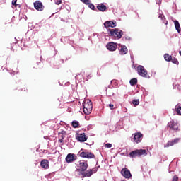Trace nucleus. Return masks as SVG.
Wrapping results in <instances>:
<instances>
[{"instance_id": "obj_14", "label": "nucleus", "mask_w": 181, "mask_h": 181, "mask_svg": "<svg viewBox=\"0 0 181 181\" xmlns=\"http://www.w3.org/2000/svg\"><path fill=\"white\" fill-rule=\"evenodd\" d=\"M106 47L107 50H110V52H115L117 50V43L115 42H109L107 44Z\"/></svg>"}, {"instance_id": "obj_35", "label": "nucleus", "mask_w": 181, "mask_h": 181, "mask_svg": "<svg viewBox=\"0 0 181 181\" xmlns=\"http://www.w3.org/2000/svg\"><path fill=\"white\" fill-rule=\"evenodd\" d=\"M55 4H56V5H60V4H62V0H57L55 1Z\"/></svg>"}, {"instance_id": "obj_29", "label": "nucleus", "mask_w": 181, "mask_h": 181, "mask_svg": "<svg viewBox=\"0 0 181 181\" xmlns=\"http://www.w3.org/2000/svg\"><path fill=\"white\" fill-rule=\"evenodd\" d=\"M172 63H173L174 64H177V63H179V61H177V59L176 58H173L171 59Z\"/></svg>"}, {"instance_id": "obj_4", "label": "nucleus", "mask_w": 181, "mask_h": 181, "mask_svg": "<svg viewBox=\"0 0 181 181\" xmlns=\"http://www.w3.org/2000/svg\"><path fill=\"white\" fill-rule=\"evenodd\" d=\"M137 73L139 76H141V77H144V78L148 77V71L145 69V67H144V66L139 65L137 67Z\"/></svg>"}, {"instance_id": "obj_5", "label": "nucleus", "mask_w": 181, "mask_h": 181, "mask_svg": "<svg viewBox=\"0 0 181 181\" xmlns=\"http://www.w3.org/2000/svg\"><path fill=\"white\" fill-rule=\"evenodd\" d=\"M167 128H168L170 131H179V124L175 121H170L168 123Z\"/></svg>"}, {"instance_id": "obj_26", "label": "nucleus", "mask_w": 181, "mask_h": 181, "mask_svg": "<svg viewBox=\"0 0 181 181\" xmlns=\"http://www.w3.org/2000/svg\"><path fill=\"white\" fill-rule=\"evenodd\" d=\"M107 94L109 97H112V95H114V92L112 90H109L107 91Z\"/></svg>"}, {"instance_id": "obj_15", "label": "nucleus", "mask_w": 181, "mask_h": 181, "mask_svg": "<svg viewBox=\"0 0 181 181\" xmlns=\"http://www.w3.org/2000/svg\"><path fill=\"white\" fill-rule=\"evenodd\" d=\"M105 28H115L117 26L116 21H106L104 23Z\"/></svg>"}, {"instance_id": "obj_13", "label": "nucleus", "mask_w": 181, "mask_h": 181, "mask_svg": "<svg viewBox=\"0 0 181 181\" xmlns=\"http://www.w3.org/2000/svg\"><path fill=\"white\" fill-rule=\"evenodd\" d=\"M34 7L37 11H39L40 12H42L45 8V6H43V4H42L40 1H36L34 3Z\"/></svg>"}, {"instance_id": "obj_11", "label": "nucleus", "mask_w": 181, "mask_h": 181, "mask_svg": "<svg viewBox=\"0 0 181 181\" xmlns=\"http://www.w3.org/2000/svg\"><path fill=\"white\" fill-rule=\"evenodd\" d=\"M59 135V142L60 144H63L64 142V139L66 138V135H67V132L62 130L58 133Z\"/></svg>"}, {"instance_id": "obj_19", "label": "nucleus", "mask_w": 181, "mask_h": 181, "mask_svg": "<svg viewBox=\"0 0 181 181\" xmlns=\"http://www.w3.org/2000/svg\"><path fill=\"white\" fill-rule=\"evenodd\" d=\"M97 9L98 11H100V12H105L107 11V6L101 3L100 4H98Z\"/></svg>"}, {"instance_id": "obj_28", "label": "nucleus", "mask_w": 181, "mask_h": 181, "mask_svg": "<svg viewBox=\"0 0 181 181\" xmlns=\"http://www.w3.org/2000/svg\"><path fill=\"white\" fill-rule=\"evenodd\" d=\"M90 9H92V11H94L95 9V6H94V4L89 3V4H88Z\"/></svg>"}, {"instance_id": "obj_16", "label": "nucleus", "mask_w": 181, "mask_h": 181, "mask_svg": "<svg viewBox=\"0 0 181 181\" xmlns=\"http://www.w3.org/2000/svg\"><path fill=\"white\" fill-rule=\"evenodd\" d=\"M49 165H50V163L48 160L44 159L40 162V166L42 169H49Z\"/></svg>"}, {"instance_id": "obj_18", "label": "nucleus", "mask_w": 181, "mask_h": 181, "mask_svg": "<svg viewBox=\"0 0 181 181\" xmlns=\"http://www.w3.org/2000/svg\"><path fill=\"white\" fill-rule=\"evenodd\" d=\"M79 168L82 172H86V170H87V168H88V164L87 163V162H81L79 163Z\"/></svg>"}, {"instance_id": "obj_12", "label": "nucleus", "mask_w": 181, "mask_h": 181, "mask_svg": "<svg viewBox=\"0 0 181 181\" xmlns=\"http://www.w3.org/2000/svg\"><path fill=\"white\" fill-rule=\"evenodd\" d=\"M80 156L81 158H89L90 159H94V158H95V156L92 153L85 152V151L81 152L80 153Z\"/></svg>"}, {"instance_id": "obj_27", "label": "nucleus", "mask_w": 181, "mask_h": 181, "mask_svg": "<svg viewBox=\"0 0 181 181\" xmlns=\"http://www.w3.org/2000/svg\"><path fill=\"white\" fill-rule=\"evenodd\" d=\"M132 103L135 106L139 105V100L138 99H134Z\"/></svg>"}, {"instance_id": "obj_1", "label": "nucleus", "mask_w": 181, "mask_h": 181, "mask_svg": "<svg viewBox=\"0 0 181 181\" xmlns=\"http://www.w3.org/2000/svg\"><path fill=\"white\" fill-rule=\"evenodd\" d=\"M83 111L86 115H90L93 111V103L90 100H85L83 103Z\"/></svg>"}, {"instance_id": "obj_34", "label": "nucleus", "mask_w": 181, "mask_h": 181, "mask_svg": "<svg viewBox=\"0 0 181 181\" xmlns=\"http://www.w3.org/2000/svg\"><path fill=\"white\" fill-rule=\"evenodd\" d=\"M109 108H110V110H115V107H114V104L112 103L109 104Z\"/></svg>"}, {"instance_id": "obj_6", "label": "nucleus", "mask_w": 181, "mask_h": 181, "mask_svg": "<svg viewBox=\"0 0 181 181\" xmlns=\"http://www.w3.org/2000/svg\"><path fill=\"white\" fill-rule=\"evenodd\" d=\"M133 138L132 139V142H135V144H139L141 141H142V136L144 135L141 132H137L132 134Z\"/></svg>"}, {"instance_id": "obj_8", "label": "nucleus", "mask_w": 181, "mask_h": 181, "mask_svg": "<svg viewBox=\"0 0 181 181\" xmlns=\"http://www.w3.org/2000/svg\"><path fill=\"white\" fill-rule=\"evenodd\" d=\"M121 175H122L125 179H131L132 177V175H131V171H129V170H128L127 168L122 169Z\"/></svg>"}, {"instance_id": "obj_31", "label": "nucleus", "mask_w": 181, "mask_h": 181, "mask_svg": "<svg viewBox=\"0 0 181 181\" xmlns=\"http://www.w3.org/2000/svg\"><path fill=\"white\" fill-rule=\"evenodd\" d=\"M105 148H112V144L107 143V144H105Z\"/></svg>"}, {"instance_id": "obj_20", "label": "nucleus", "mask_w": 181, "mask_h": 181, "mask_svg": "<svg viewBox=\"0 0 181 181\" xmlns=\"http://www.w3.org/2000/svg\"><path fill=\"white\" fill-rule=\"evenodd\" d=\"M174 23H175V27L176 30L178 32V33H180L181 28H180V24L179 23V21H175Z\"/></svg>"}, {"instance_id": "obj_21", "label": "nucleus", "mask_w": 181, "mask_h": 181, "mask_svg": "<svg viewBox=\"0 0 181 181\" xmlns=\"http://www.w3.org/2000/svg\"><path fill=\"white\" fill-rule=\"evenodd\" d=\"M164 59L165 62H172V56L169 55V54H164Z\"/></svg>"}, {"instance_id": "obj_33", "label": "nucleus", "mask_w": 181, "mask_h": 181, "mask_svg": "<svg viewBox=\"0 0 181 181\" xmlns=\"http://www.w3.org/2000/svg\"><path fill=\"white\" fill-rule=\"evenodd\" d=\"M18 2V0H13L12 1V5H13L14 6H18V4H16V3Z\"/></svg>"}, {"instance_id": "obj_2", "label": "nucleus", "mask_w": 181, "mask_h": 181, "mask_svg": "<svg viewBox=\"0 0 181 181\" xmlns=\"http://www.w3.org/2000/svg\"><path fill=\"white\" fill-rule=\"evenodd\" d=\"M148 155V152L146 149H136L134 151H132L129 153L130 158H136L139 156H146Z\"/></svg>"}, {"instance_id": "obj_22", "label": "nucleus", "mask_w": 181, "mask_h": 181, "mask_svg": "<svg viewBox=\"0 0 181 181\" xmlns=\"http://www.w3.org/2000/svg\"><path fill=\"white\" fill-rule=\"evenodd\" d=\"M73 128H78L80 123L77 120H74L71 123Z\"/></svg>"}, {"instance_id": "obj_17", "label": "nucleus", "mask_w": 181, "mask_h": 181, "mask_svg": "<svg viewBox=\"0 0 181 181\" xmlns=\"http://www.w3.org/2000/svg\"><path fill=\"white\" fill-rule=\"evenodd\" d=\"M119 51L120 54H127L128 53V48L127 46L120 45L119 47Z\"/></svg>"}, {"instance_id": "obj_3", "label": "nucleus", "mask_w": 181, "mask_h": 181, "mask_svg": "<svg viewBox=\"0 0 181 181\" xmlns=\"http://www.w3.org/2000/svg\"><path fill=\"white\" fill-rule=\"evenodd\" d=\"M110 36H112L115 39H121L122 37V35H124V32L119 29L115 28L110 30Z\"/></svg>"}, {"instance_id": "obj_36", "label": "nucleus", "mask_w": 181, "mask_h": 181, "mask_svg": "<svg viewBox=\"0 0 181 181\" xmlns=\"http://www.w3.org/2000/svg\"><path fill=\"white\" fill-rule=\"evenodd\" d=\"M179 54L180 56H181V51H179Z\"/></svg>"}, {"instance_id": "obj_10", "label": "nucleus", "mask_w": 181, "mask_h": 181, "mask_svg": "<svg viewBox=\"0 0 181 181\" xmlns=\"http://www.w3.org/2000/svg\"><path fill=\"white\" fill-rule=\"evenodd\" d=\"M180 142V138H175L173 140L169 141L165 146L164 148H169V146H173L176 144Z\"/></svg>"}, {"instance_id": "obj_23", "label": "nucleus", "mask_w": 181, "mask_h": 181, "mask_svg": "<svg viewBox=\"0 0 181 181\" xmlns=\"http://www.w3.org/2000/svg\"><path fill=\"white\" fill-rule=\"evenodd\" d=\"M176 111L178 115H181V105H177L176 106Z\"/></svg>"}, {"instance_id": "obj_9", "label": "nucleus", "mask_w": 181, "mask_h": 181, "mask_svg": "<svg viewBox=\"0 0 181 181\" xmlns=\"http://www.w3.org/2000/svg\"><path fill=\"white\" fill-rule=\"evenodd\" d=\"M74 160H77V156L74 153H69L66 157V162L67 163H71V162H74Z\"/></svg>"}, {"instance_id": "obj_30", "label": "nucleus", "mask_w": 181, "mask_h": 181, "mask_svg": "<svg viewBox=\"0 0 181 181\" xmlns=\"http://www.w3.org/2000/svg\"><path fill=\"white\" fill-rule=\"evenodd\" d=\"M81 2H83V4H85L86 5L90 4V0H81Z\"/></svg>"}, {"instance_id": "obj_25", "label": "nucleus", "mask_w": 181, "mask_h": 181, "mask_svg": "<svg viewBox=\"0 0 181 181\" xmlns=\"http://www.w3.org/2000/svg\"><path fill=\"white\" fill-rule=\"evenodd\" d=\"M91 175H93V170H88L86 173L85 176H86L87 177H90V176H91Z\"/></svg>"}, {"instance_id": "obj_7", "label": "nucleus", "mask_w": 181, "mask_h": 181, "mask_svg": "<svg viewBox=\"0 0 181 181\" xmlns=\"http://www.w3.org/2000/svg\"><path fill=\"white\" fill-rule=\"evenodd\" d=\"M76 138L79 142H86L88 139L87 136H86V133H78L76 134Z\"/></svg>"}, {"instance_id": "obj_24", "label": "nucleus", "mask_w": 181, "mask_h": 181, "mask_svg": "<svg viewBox=\"0 0 181 181\" xmlns=\"http://www.w3.org/2000/svg\"><path fill=\"white\" fill-rule=\"evenodd\" d=\"M130 84L131 86H135V84H136V83H138V80L136 78H132L130 80Z\"/></svg>"}, {"instance_id": "obj_32", "label": "nucleus", "mask_w": 181, "mask_h": 181, "mask_svg": "<svg viewBox=\"0 0 181 181\" xmlns=\"http://www.w3.org/2000/svg\"><path fill=\"white\" fill-rule=\"evenodd\" d=\"M172 181H179V177L174 175Z\"/></svg>"}]
</instances>
